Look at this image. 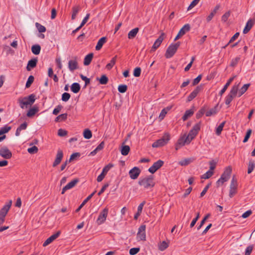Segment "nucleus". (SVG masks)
<instances>
[{"label": "nucleus", "mask_w": 255, "mask_h": 255, "mask_svg": "<svg viewBox=\"0 0 255 255\" xmlns=\"http://www.w3.org/2000/svg\"><path fill=\"white\" fill-rule=\"evenodd\" d=\"M239 32H237L230 39V40H229L228 43L225 45V46H224L223 48H225L226 47V46L227 45H228L229 44L232 43L233 42H234L237 38H238V37H239Z\"/></svg>", "instance_id": "8fccbe9b"}, {"label": "nucleus", "mask_w": 255, "mask_h": 255, "mask_svg": "<svg viewBox=\"0 0 255 255\" xmlns=\"http://www.w3.org/2000/svg\"><path fill=\"white\" fill-rule=\"evenodd\" d=\"M250 86V84H244L240 89L239 90V96H241L243 95L249 89Z\"/></svg>", "instance_id": "72a5a7b5"}, {"label": "nucleus", "mask_w": 255, "mask_h": 255, "mask_svg": "<svg viewBox=\"0 0 255 255\" xmlns=\"http://www.w3.org/2000/svg\"><path fill=\"white\" fill-rule=\"evenodd\" d=\"M12 205V201H9L0 209V217L5 218Z\"/></svg>", "instance_id": "9b49d317"}, {"label": "nucleus", "mask_w": 255, "mask_h": 255, "mask_svg": "<svg viewBox=\"0 0 255 255\" xmlns=\"http://www.w3.org/2000/svg\"><path fill=\"white\" fill-rule=\"evenodd\" d=\"M141 69L139 67H137L134 69L133 71V75L135 77H139L140 75Z\"/></svg>", "instance_id": "69168bd1"}, {"label": "nucleus", "mask_w": 255, "mask_h": 255, "mask_svg": "<svg viewBox=\"0 0 255 255\" xmlns=\"http://www.w3.org/2000/svg\"><path fill=\"white\" fill-rule=\"evenodd\" d=\"M194 112V111L193 109H191L190 110H187L182 117V120L184 121H186L189 118H190L193 115Z\"/></svg>", "instance_id": "c756f323"}, {"label": "nucleus", "mask_w": 255, "mask_h": 255, "mask_svg": "<svg viewBox=\"0 0 255 255\" xmlns=\"http://www.w3.org/2000/svg\"><path fill=\"white\" fill-rule=\"evenodd\" d=\"M27 124L26 123H24L20 125V126L17 128L15 132V135L18 136L20 135V131L21 130H24L27 128Z\"/></svg>", "instance_id": "c9c22d12"}, {"label": "nucleus", "mask_w": 255, "mask_h": 255, "mask_svg": "<svg viewBox=\"0 0 255 255\" xmlns=\"http://www.w3.org/2000/svg\"><path fill=\"white\" fill-rule=\"evenodd\" d=\"M35 26L39 32H44L46 31L45 27L38 22L35 23Z\"/></svg>", "instance_id": "864d4df0"}, {"label": "nucleus", "mask_w": 255, "mask_h": 255, "mask_svg": "<svg viewBox=\"0 0 255 255\" xmlns=\"http://www.w3.org/2000/svg\"><path fill=\"white\" fill-rule=\"evenodd\" d=\"M255 24V20L253 19H250L247 21L245 27L243 30V33L244 34L247 33L252 28Z\"/></svg>", "instance_id": "aec40b11"}, {"label": "nucleus", "mask_w": 255, "mask_h": 255, "mask_svg": "<svg viewBox=\"0 0 255 255\" xmlns=\"http://www.w3.org/2000/svg\"><path fill=\"white\" fill-rule=\"evenodd\" d=\"M35 96L34 94L23 98H20L18 102L20 107L23 109L26 108L28 106H31L35 101Z\"/></svg>", "instance_id": "f03ea898"}, {"label": "nucleus", "mask_w": 255, "mask_h": 255, "mask_svg": "<svg viewBox=\"0 0 255 255\" xmlns=\"http://www.w3.org/2000/svg\"><path fill=\"white\" fill-rule=\"evenodd\" d=\"M113 164L112 163H109L107 165H106L103 169L102 173L106 175L108 171L113 167Z\"/></svg>", "instance_id": "4d7b16f0"}, {"label": "nucleus", "mask_w": 255, "mask_h": 255, "mask_svg": "<svg viewBox=\"0 0 255 255\" xmlns=\"http://www.w3.org/2000/svg\"><path fill=\"white\" fill-rule=\"evenodd\" d=\"M145 225L140 226L138 229L136 235V239L138 241H145L146 240L145 234Z\"/></svg>", "instance_id": "1a4fd4ad"}, {"label": "nucleus", "mask_w": 255, "mask_h": 255, "mask_svg": "<svg viewBox=\"0 0 255 255\" xmlns=\"http://www.w3.org/2000/svg\"><path fill=\"white\" fill-rule=\"evenodd\" d=\"M71 91L74 93H77L80 90V86L77 83H74L71 85Z\"/></svg>", "instance_id": "4c0bfd02"}, {"label": "nucleus", "mask_w": 255, "mask_h": 255, "mask_svg": "<svg viewBox=\"0 0 255 255\" xmlns=\"http://www.w3.org/2000/svg\"><path fill=\"white\" fill-rule=\"evenodd\" d=\"M81 7L79 5L74 6L72 9L71 19L74 20L77 16V14L80 10Z\"/></svg>", "instance_id": "b1692460"}, {"label": "nucleus", "mask_w": 255, "mask_h": 255, "mask_svg": "<svg viewBox=\"0 0 255 255\" xmlns=\"http://www.w3.org/2000/svg\"><path fill=\"white\" fill-rule=\"evenodd\" d=\"M253 249V246H248L246 250L245 255H250L251 253L252 252Z\"/></svg>", "instance_id": "774afa93"}, {"label": "nucleus", "mask_w": 255, "mask_h": 255, "mask_svg": "<svg viewBox=\"0 0 255 255\" xmlns=\"http://www.w3.org/2000/svg\"><path fill=\"white\" fill-rule=\"evenodd\" d=\"M80 155V154L78 152H76L74 153H73L70 157V159L69 160V162H70L72 161L73 160H75L76 158L79 157Z\"/></svg>", "instance_id": "680f3d73"}, {"label": "nucleus", "mask_w": 255, "mask_h": 255, "mask_svg": "<svg viewBox=\"0 0 255 255\" xmlns=\"http://www.w3.org/2000/svg\"><path fill=\"white\" fill-rule=\"evenodd\" d=\"M33 81H34V77L33 76H30L28 77L27 82L26 83V87L29 88L30 86V85H31V84L33 82Z\"/></svg>", "instance_id": "13d9d810"}, {"label": "nucleus", "mask_w": 255, "mask_h": 255, "mask_svg": "<svg viewBox=\"0 0 255 255\" xmlns=\"http://www.w3.org/2000/svg\"><path fill=\"white\" fill-rule=\"evenodd\" d=\"M83 135L85 138L90 139L92 137V134L91 131L89 129H86L83 132Z\"/></svg>", "instance_id": "c03bdc74"}, {"label": "nucleus", "mask_w": 255, "mask_h": 255, "mask_svg": "<svg viewBox=\"0 0 255 255\" xmlns=\"http://www.w3.org/2000/svg\"><path fill=\"white\" fill-rule=\"evenodd\" d=\"M67 114H61L55 118V121L56 122H60L62 121H64L67 119Z\"/></svg>", "instance_id": "49530a36"}, {"label": "nucleus", "mask_w": 255, "mask_h": 255, "mask_svg": "<svg viewBox=\"0 0 255 255\" xmlns=\"http://www.w3.org/2000/svg\"><path fill=\"white\" fill-rule=\"evenodd\" d=\"M97 80L99 81L101 84L103 85L106 84L108 81V78L105 75H102L100 78H97Z\"/></svg>", "instance_id": "79ce46f5"}, {"label": "nucleus", "mask_w": 255, "mask_h": 255, "mask_svg": "<svg viewBox=\"0 0 255 255\" xmlns=\"http://www.w3.org/2000/svg\"><path fill=\"white\" fill-rule=\"evenodd\" d=\"M238 189V182L235 175L233 176L230 185L229 196L230 198H232L237 193Z\"/></svg>", "instance_id": "0eeeda50"}, {"label": "nucleus", "mask_w": 255, "mask_h": 255, "mask_svg": "<svg viewBox=\"0 0 255 255\" xmlns=\"http://www.w3.org/2000/svg\"><path fill=\"white\" fill-rule=\"evenodd\" d=\"M128 89V87L126 85H120L118 86V91L120 93H124Z\"/></svg>", "instance_id": "3c124183"}, {"label": "nucleus", "mask_w": 255, "mask_h": 255, "mask_svg": "<svg viewBox=\"0 0 255 255\" xmlns=\"http://www.w3.org/2000/svg\"><path fill=\"white\" fill-rule=\"evenodd\" d=\"M255 167V163L253 161H250L248 165V174L251 173L254 170Z\"/></svg>", "instance_id": "5fc2aeb1"}, {"label": "nucleus", "mask_w": 255, "mask_h": 255, "mask_svg": "<svg viewBox=\"0 0 255 255\" xmlns=\"http://www.w3.org/2000/svg\"><path fill=\"white\" fill-rule=\"evenodd\" d=\"M217 164V162L214 160H211L209 162V165H210V169L209 170L213 171V170L215 169L216 166Z\"/></svg>", "instance_id": "052dcab7"}, {"label": "nucleus", "mask_w": 255, "mask_h": 255, "mask_svg": "<svg viewBox=\"0 0 255 255\" xmlns=\"http://www.w3.org/2000/svg\"><path fill=\"white\" fill-rule=\"evenodd\" d=\"M226 122H222L216 129V134L217 135H220L221 134V132L223 130V128Z\"/></svg>", "instance_id": "a19ab883"}, {"label": "nucleus", "mask_w": 255, "mask_h": 255, "mask_svg": "<svg viewBox=\"0 0 255 255\" xmlns=\"http://www.w3.org/2000/svg\"><path fill=\"white\" fill-rule=\"evenodd\" d=\"M140 249L139 248H133L130 249L129 253L130 255H135L139 252Z\"/></svg>", "instance_id": "bf43d9fd"}, {"label": "nucleus", "mask_w": 255, "mask_h": 255, "mask_svg": "<svg viewBox=\"0 0 255 255\" xmlns=\"http://www.w3.org/2000/svg\"><path fill=\"white\" fill-rule=\"evenodd\" d=\"M164 162L161 160H158L154 162L153 164L148 169V171L151 174L154 173L163 165Z\"/></svg>", "instance_id": "ddd939ff"}, {"label": "nucleus", "mask_w": 255, "mask_h": 255, "mask_svg": "<svg viewBox=\"0 0 255 255\" xmlns=\"http://www.w3.org/2000/svg\"><path fill=\"white\" fill-rule=\"evenodd\" d=\"M63 156V153L61 150H58L56 154V158L61 161Z\"/></svg>", "instance_id": "e2e57ef3"}, {"label": "nucleus", "mask_w": 255, "mask_h": 255, "mask_svg": "<svg viewBox=\"0 0 255 255\" xmlns=\"http://www.w3.org/2000/svg\"><path fill=\"white\" fill-rule=\"evenodd\" d=\"M138 184L145 189L152 188L155 185V183L153 182V179L152 176L145 177L142 179H140L138 180Z\"/></svg>", "instance_id": "39448f33"}, {"label": "nucleus", "mask_w": 255, "mask_h": 255, "mask_svg": "<svg viewBox=\"0 0 255 255\" xmlns=\"http://www.w3.org/2000/svg\"><path fill=\"white\" fill-rule=\"evenodd\" d=\"M164 36H165V33L163 32H162L161 33V35L156 40V41L154 42V44H153V45L151 48V50H150L151 52H154L159 47V46L162 42L163 40H164Z\"/></svg>", "instance_id": "f8f14e48"}, {"label": "nucleus", "mask_w": 255, "mask_h": 255, "mask_svg": "<svg viewBox=\"0 0 255 255\" xmlns=\"http://www.w3.org/2000/svg\"><path fill=\"white\" fill-rule=\"evenodd\" d=\"M37 62V59L36 58L31 59L29 60L28 62L26 69L27 71H29L31 70L32 68H34L36 66V63Z\"/></svg>", "instance_id": "5701e85b"}, {"label": "nucleus", "mask_w": 255, "mask_h": 255, "mask_svg": "<svg viewBox=\"0 0 255 255\" xmlns=\"http://www.w3.org/2000/svg\"><path fill=\"white\" fill-rule=\"evenodd\" d=\"M171 106L167 107L163 109L160 113L158 119L160 121L163 120L167 112L171 109Z\"/></svg>", "instance_id": "bb28decb"}, {"label": "nucleus", "mask_w": 255, "mask_h": 255, "mask_svg": "<svg viewBox=\"0 0 255 255\" xmlns=\"http://www.w3.org/2000/svg\"><path fill=\"white\" fill-rule=\"evenodd\" d=\"M70 98V95L68 93H64L62 94V100L63 101L66 102L69 100Z\"/></svg>", "instance_id": "0e129e2a"}, {"label": "nucleus", "mask_w": 255, "mask_h": 255, "mask_svg": "<svg viewBox=\"0 0 255 255\" xmlns=\"http://www.w3.org/2000/svg\"><path fill=\"white\" fill-rule=\"evenodd\" d=\"M106 41L107 38L106 37H103L101 38L98 41L97 44L96 46V50H100L102 48L103 45L106 43Z\"/></svg>", "instance_id": "393cba45"}, {"label": "nucleus", "mask_w": 255, "mask_h": 255, "mask_svg": "<svg viewBox=\"0 0 255 255\" xmlns=\"http://www.w3.org/2000/svg\"><path fill=\"white\" fill-rule=\"evenodd\" d=\"M117 58V56L116 55L112 59L110 62L106 65V67L108 70H110L113 68V67L116 63Z\"/></svg>", "instance_id": "58836bf2"}, {"label": "nucleus", "mask_w": 255, "mask_h": 255, "mask_svg": "<svg viewBox=\"0 0 255 255\" xmlns=\"http://www.w3.org/2000/svg\"><path fill=\"white\" fill-rule=\"evenodd\" d=\"M218 105L215 106L214 108L210 109L206 113V116L207 117H210L216 115L218 112Z\"/></svg>", "instance_id": "c85d7f7f"}, {"label": "nucleus", "mask_w": 255, "mask_h": 255, "mask_svg": "<svg viewBox=\"0 0 255 255\" xmlns=\"http://www.w3.org/2000/svg\"><path fill=\"white\" fill-rule=\"evenodd\" d=\"M68 64V68L71 72H73L79 68L77 57H74L73 59L70 60Z\"/></svg>", "instance_id": "2eb2a0df"}, {"label": "nucleus", "mask_w": 255, "mask_h": 255, "mask_svg": "<svg viewBox=\"0 0 255 255\" xmlns=\"http://www.w3.org/2000/svg\"><path fill=\"white\" fill-rule=\"evenodd\" d=\"M240 86V83L234 85L230 93V95H232L233 97H235L238 93L239 90V87Z\"/></svg>", "instance_id": "7c9ffc66"}, {"label": "nucleus", "mask_w": 255, "mask_h": 255, "mask_svg": "<svg viewBox=\"0 0 255 255\" xmlns=\"http://www.w3.org/2000/svg\"><path fill=\"white\" fill-rule=\"evenodd\" d=\"M220 8V4H217L214 8V9L210 12L209 14L207 16L206 18V20L207 22H210L215 14L217 13L218 11Z\"/></svg>", "instance_id": "f3484780"}, {"label": "nucleus", "mask_w": 255, "mask_h": 255, "mask_svg": "<svg viewBox=\"0 0 255 255\" xmlns=\"http://www.w3.org/2000/svg\"><path fill=\"white\" fill-rule=\"evenodd\" d=\"M0 156L5 159H9L12 157V153L5 146L0 148Z\"/></svg>", "instance_id": "9d476101"}, {"label": "nucleus", "mask_w": 255, "mask_h": 255, "mask_svg": "<svg viewBox=\"0 0 255 255\" xmlns=\"http://www.w3.org/2000/svg\"><path fill=\"white\" fill-rule=\"evenodd\" d=\"M199 1L200 0H193L188 7L187 10L189 11L192 9L199 3Z\"/></svg>", "instance_id": "603ef678"}, {"label": "nucleus", "mask_w": 255, "mask_h": 255, "mask_svg": "<svg viewBox=\"0 0 255 255\" xmlns=\"http://www.w3.org/2000/svg\"><path fill=\"white\" fill-rule=\"evenodd\" d=\"M77 182H78L77 179H75V180H74L71 181L67 185H66L63 188L61 194H64L66 190L70 189L72 188H73Z\"/></svg>", "instance_id": "4be33fe9"}, {"label": "nucleus", "mask_w": 255, "mask_h": 255, "mask_svg": "<svg viewBox=\"0 0 255 255\" xmlns=\"http://www.w3.org/2000/svg\"><path fill=\"white\" fill-rule=\"evenodd\" d=\"M38 151V148L36 146H33L30 148H28L27 149V151L30 154H35L37 153Z\"/></svg>", "instance_id": "de8ad7c7"}, {"label": "nucleus", "mask_w": 255, "mask_h": 255, "mask_svg": "<svg viewBox=\"0 0 255 255\" xmlns=\"http://www.w3.org/2000/svg\"><path fill=\"white\" fill-rule=\"evenodd\" d=\"M92 197V195H90L86 199L84 200V201L82 203V204L80 205V206L76 209V212H79L81 209L86 204V203L91 199Z\"/></svg>", "instance_id": "a18cd8bd"}, {"label": "nucleus", "mask_w": 255, "mask_h": 255, "mask_svg": "<svg viewBox=\"0 0 255 255\" xmlns=\"http://www.w3.org/2000/svg\"><path fill=\"white\" fill-rule=\"evenodd\" d=\"M41 47L39 45H34L31 47L32 52L35 55H38L40 53Z\"/></svg>", "instance_id": "e433bc0d"}, {"label": "nucleus", "mask_w": 255, "mask_h": 255, "mask_svg": "<svg viewBox=\"0 0 255 255\" xmlns=\"http://www.w3.org/2000/svg\"><path fill=\"white\" fill-rule=\"evenodd\" d=\"M213 174H214L213 171L209 170L207 172H206L205 174H204L202 176L201 178L202 179H208L210 177H211L213 175Z\"/></svg>", "instance_id": "09e8293b"}, {"label": "nucleus", "mask_w": 255, "mask_h": 255, "mask_svg": "<svg viewBox=\"0 0 255 255\" xmlns=\"http://www.w3.org/2000/svg\"><path fill=\"white\" fill-rule=\"evenodd\" d=\"M11 129V127H8V126H4V127H2V128H0V132L1 133V134H2V135H4L5 133L8 132Z\"/></svg>", "instance_id": "6e6d98bb"}, {"label": "nucleus", "mask_w": 255, "mask_h": 255, "mask_svg": "<svg viewBox=\"0 0 255 255\" xmlns=\"http://www.w3.org/2000/svg\"><path fill=\"white\" fill-rule=\"evenodd\" d=\"M109 212V209L107 207L104 208L100 213L96 220L98 225L103 224L106 221Z\"/></svg>", "instance_id": "6e6552de"}, {"label": "nucleus", "mask_w": 255, "mask_h": 255, "mask_svg": "<svg viewBox=\"0 0 255 255\" xmlns=\"http://www.w3.org/2000/svg\"><path fill=\"white\" fill-rule=\"evenodd\" d=\"M170 140V134L168 132H165L161 138L157 140L152 143V147L153 148L163 147L166 145Z\"/></svg>", "instance_id": "20e7f679"}, {"label": "nucleus", "mask_w": 255, "mask_h": 255, "mask_svg": "<svg viewBox=\"0 0 255 255\" xmlns=\"http://www.w3.org/2000/svg\"><path fill=\"white\" fill-rule=\"evenodd\" d=\"M236 76H234L232 78H231L227 82V83L226 84V85H225L224 87L223 88V89L220 91V95H222L225 91L226 90H227V89L228 88V86L230 85L231 83L233 81V80H234V79L235 78Z\"/></svg>", "instance_id": "ea45409f"}, {"label": "nucleus", "mask_w": 255, "mask_h": 255, "mask_svg": "<svg viewBox=\"0 0 255 255\" xmlns=\"http://www.w3.org/2000/svg\"><path fill=\"white\" fill-rule=\"evenodd\" d=\"M93 57V54L90 53L87 55L84 58V64L86 66L89 65Z\"/></svg>", "instance_id": "f704fd0d"}, {"label": "nucleus", "mask_w": 255, "mask_h": 255, "mask_svg": "<svg viewBox=\"0 0 255 255\" xmlns=\"http://www.w3.org/2000/svg\"><path fill=\"white\" fill-rule=\"evenodd\" d=\"M128 141V139H125L122 143L121 147V152L123 155H127L130 151V147L128 145H126Z\"/></svg>", "instance_id": "dca6fc26"}, {"label": "nucleus", "mask_w": 255, "mask_h": 255, "mask_svg": "<svg viewBox=\"0 0 255 255\" xmlns=\"http://www.w3.org/2000/svg\"><path fill=\"white\" fill-rule=\"evenodd\" d=\"M200 91V87H197L188 96V101L190 102L194 98L196 97L198 93Z\"/></svg>", "instance_id": "cd10ccee"}, {"label": "nucleus", "mask_w": 255, "mask_h": 255, "mask_svg": "<svg viewBox=\"0 0 255 255\" xmlns=\"http://www.w3.org/2000/svg\"><path fill=\"white\" fill-rule=\"evenodd\" d=\"M60 234V231H58L55 234H53V235L50 236L44 242L43 246L46 247L47 246H48L49 244H50L53 241L56 240L59 236Z\"/></svg>", "instance_id": "6ab92c4d"}, {"label": "nucleus", "mask_w": 255, "mask_h": 255, "mask_svg": "<svg viewBox=\"0 0 255 255\" xmlns=\"http://www.w3.org/2000/svg\"><path fill=\"white\" fill-rule=\"evenodd\" d=\"M67 134V131L63 129H59L58 131V135L60 136H64Z\"/></svg>", "instance_id": "338daca9"}, {"label": "nucleus", "mask_w": 255, "mask_h": 255, "mask_svg": "<svg viewBox=\"0 0 255 255\" xmlns=\"http://www.w3.org/2000/svg\"><path fill=\"white\" fill-rule=\"evenodd\" d=\"M139 31V28L136 27L134 29H132L130 30L128 33V38L129 39H133L135 37L137 33Z\"/></svg>", "instance_id": "473e14b6"}, {"label": "nucleus", "mask_w": 255, "mask_h": 255, "mask_svg": "<svg viewBox=\"0 0 255 255\" xmlns=\"http://www.w3.org/2000/svg\"><path fill=\"white\" fill-rule=\"evenodd\" d=\"M231 15V11L230 10H228L226 11L222 16L221 17V20L224 23H226L229 17Z\"/></svg>", "instance_id": "37998d69"}, {"label": "nucleus", "mask_w": 255, "mask_h": 255, "mask_svg": "<svg viewBox=\"0 0 255 255\" xmlns=\"http://www.w3.org/2000/svg\"><path fill=\"white\" fill-rule=\"evenodd\" d=\"M193 158H187L180 160L179 162V164L181 166H187L193 162Z\"/></svg>", "instance_id": "a878e982"}, {"label": "nucleus", "mask_w": 255, "mask_h": 255, "mask_svg": "<svg viewBox=\"0 0 255 255\" xmlns=\"http://www.w3.org/2000/svg\"><path fill=\"white\" fill-rule=\"evenodd\" d=\"M140 173V170L137 167H134L129 171V175L131 179H136Z\"/></svg>", "instance_id": "a211bd4d"}, {"label": "nucleus", "mask_w": 255, "mask_h": 255, "mask_svg": "<svg viewBox=\"0 0 255 255\" xmlns=\"http://www.w3.org/2000/svg\"><path fill=\"white\" fill-rule=\"evenodd\" d=\"M39 111V108L37 106H34L31 108L26 114L27 117L29 118L33 117Z\"/></svg>", "instance_id": "412c9836"}, {"label": "nucleus", "mask_w": 255, "mask_h": 255, "mask_svg": "<svg viewBox=\"0 0 255 255\" xmlns=\"http://www.w3.org/2000/svg\"><path fill=\"white\" fill-rule=\"evenodd\" d=\"M190 29V26L189 24H186L184 25L179 30V33L182 36L184 35L187 32L189 31Z\"/></svg>", "instance_id": "2f4dec72"}, {"label": "nucleus", "mask_w": 255, "mask_h": 255, "mask_svg": "<svg viewBox=\"0 0 255 255\" xmlns=\"http://www.w3.org/2000/svg\"><path fill=\"white\" fill-rule=\"evenodd\" d=\"M180 44V43L179 42L176 43L170 44L166 50L165 53V57L167 59H169L173 56V55L176 52L178 48H179Z\"/></svg>", "instance_id": "423d86ee"}, {"label": "nucleus", "mask_w": 255, "mask_h": 255, "mask_svg": "<svg viewBox=\"0 0 255 255\" xmlns=\"http://www.w3.org/2000/svg\"><path fill=\"white\" fill-rule=\"evenodd\" d=\"M232 171V167L230 166H227L222 174L221 177L216 182L217 187L223 186L224 183L227 182L230 178Z\"/></svg>", "instance_id": "7ed1b4c3"}, {"label": "nucleus", "mask_w": 255, "mask_h": 255, "mask_svg": "<svg viewBox=\"0 0 255 255\" xmlns=\"http://www.w3.org/2000/svg\"><path fill=\"white\" fill-rule=\"evenodd\" d=\"M170 241H159L157 244L158 250L160 252H163L167 249L169 246Z\"/></svg>", "instance_id": "4468645a"}, {"label": "nucleus", "mask_w": 255, "mask_h": 255, "mask_svg": "<svg viewBox=\"0 0 255 255\" xmlns=\"http://www.w3.org/2000/svg\"><path fill=\"white\" fill-rule=\"evenodd\" d=\"M200 129V123H198L193 127L188 134L184 133L178 139L175 145V149L177 150L181 147L184 146L185 144H189L196 137Z\"/></svg>", "instance_id": "f257e3e1"}]
</instances>
